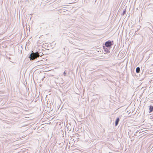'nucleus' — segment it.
I'll return each instance as SVG.
<instances>
[{
	"instance_id": "f257e3e1",
	"label": "nucleus",
	"mask_w": 153,
	"mask_h": 153,
	"mask_svg": "<svg viewBox=\"0 0 153 153\" xmlns=\"http://www.w3.org/2000/svg\"><path fill=\"white\" fill-rule=\"evenodd\" d=\"M39 56H41V55L39 54L38 52L34 53L32 51V53L30 54L29 56V57L30 59V60H33Z\"/></svg>"
},
{
	"instance_id": "f03ea898",
	"label": "nucleus",
	"mask_w": 153,
	"mask_h": 153,
	"mask_svg": "<svg viewBox=\"0 0 153 153\" xmlns=\"http://www.w3.org/2000/svg\"><path fill=\"white\" fill-rule=\"evenodd\" d=\"M112 45L111 42V41H107L105 42V45L106 47L109 48Z\"/></svg>"
},
{
	"instance_id": "7ed1b4c3",
	"label": "nucleus",
	"mask_w": 153,
	"mask_h": 153,
	"mask_svg": "<svg viewBox=\"0 0 153 153\" xmlns=\"http://www.w3.org/2000/svg\"><path fill=\"white\" fill-rule=\"evenodd\" d=\"M119 120H120V119H119V118H117V119H116V121L115 122V126H117L118 125V124L119 122Z\"/></svg>"
},
{
	"instance_id": "20e7f679",
	"label": "nucleus",
	"mask_w": 153,
	"mask_h": 153,
	"mask_svg": "<svg viewBox=\"0 0 153 153\" xmlns=\"http://www.w3.org/2000/svg\"><path fill=\"white\" fill-rule=\"evenodd\" d=\"M153 110V106L152 105H150L149 106V110H150V111H149V112L150 113L152 112V111Z\"/></svg>"
},
{
	"instance_id": "39448f33",
	"label": "nucleus",
	"mask_w": 153,
	"mask_h": 153,
	"mask_svg": "<svg viewBox=\"0 0 153 153\" xmlns=\"http://www.w3.org/2000/svg\"><path fill=\"white\" fill-rule=\"evenodd\" d=\"M140 68L139 67H137V68L136 69V72L138 73L140 72Z\"/></svg>"
},
{
	"instance_id": "423d86ee",
	"label": "nucleus",
	"mask_w": 153,
	"mask_h": 153,
	"mask_svg": "<svg viewBox=\"0 0 153 153\" xmlns=\"http://www.w3.org/2000/svg\"><path fill=\"white\" fill-rule=\"evenodd\" d=\"M103 48H104V49L105 50V52H106V53L109 52V50L108 49H107L106 48H105V47H104Z\"/></svg>"
},
{
	"instance_id": "0eeeda50",
	"label": "nucleus",
	"mask_w": 153,
	"mask_h": 153,
	"mask_svg": "<svg viewBox=\"0 0 153 153\" xmlns=\"http://www.w3.org/2000/svg\"><path fill=\"white\" fill-rule=\"evenodd\" d=\"M126 9H124L123 10V13L122 14V15H123L126 13Z\"/></svg>"
},
{
	"instance_id": "6e6552de",
	"label": "nucleus",
	"mask_w": 153,
	"mask_h": 153,
	"mask_svg": "<svg viewBox=\"0 0 153 153\" xmlns=\"http://www.w3.org/2000/svg\"><path fill=\"white\" fill-rule=\"evenodd\" d=\"M64 74H65V72H64Z\"/></svg>"
}]
</instances>
